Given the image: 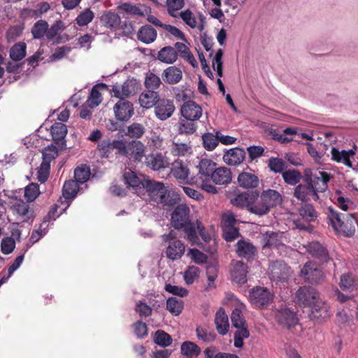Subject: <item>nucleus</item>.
Segmentation results:
<instances>
[{
    "label": "nucleus",
    "instance_id": "obj_1",
    "mask_svg": "<svg viewBox=\"0 0 358 358\" xmlns=\"http://www.w3.org/2000/svg\"><path fill=\"white\" fill-rule=\"evenodd\" d=\"M171 224L176 230H181L184 238L192 245H199L200 239L196 231L194 222L191 219L190 209L185 203L178 204L171 214Z\"/></svg>",
    "mask_w": 358,
    "mask_h": 358
},
{
    "label": "nucleus",
    "instance_id": "obj_2",
    "mask_svg": "<svg viewBox=\"0 0 358 358\" xmlns=\"http://www.w3.org/2000/svg\"><path fill=\"white\" fill-rule=\"evenodd\" d=\"M327 211L329 223L335 231L342 232L347 237L355 234L358 222L354 215L348 214L345 217L343 214L338 213L331 206L327 208Z\"/></svg>",
    "mask_w": 358,
    "mask_h": 358
},
{
    "label": "nucleus",
    "instance_id": "obj_3",
    "mask_svg": "<svg viewBox=\"0 0 358 358\" xmlns=\"http://www.w3.org/2000/svg\"><path fill=\"white\" fill-rule=\"evenodd\" d=\"M118 101L113 107L115 119L121 122H128L134 114L133 103L127 99L132 95V91H113Z\"/></svg>",
    "mask_w": 358,
    "mask_h": 358
},
{
    "label": "nucleus",
    "instance_id": "obj_4",
    "mask_svg": "<svg viewBox=\"0 0 358 358\" xmlns=\"http://www.w3.org/2000/svg\"><path fill=\"white\" fill-rule=\"evenodd\" d=\"M292 275L291 267L283 260H275L270 262L268 275L271 281L286 282Z\"/></svg>",
    "mask_w": 358,
    "mask_h": 358
},
{
    "label": "nucleus",
    "instance_id": "obj_5",
    "mask_svg": "<svg viewBox=\"0 0 358 358\" xmlns=\"http://www.w3.org/2000/svg\"><path fill=\"white\" fill-rule=\"evenodd\" d=\"M300 276L306 282L313 285L321 284L325 280L323 271L315 262L311 261L307 262L303 265L300 271Z\"/></svg>",
    "mask_w": 358,
    "mask_h": 358
},
{
    "label": "nucleus",
    "instance_id": "obj_6",
    "mask_svg": "<svg viewBox=\"0 0 358 358\" xmlns=\"http://www.w3.org/2000/svg\"><path fill=\"white\" fill-rule=\"evenodd\" d=\"M320 297L316 289L310 286L300 287L295 294V301L300 306L310 307Z\"/></svg>",
    "mask_w": 358,
    "mask_h": 358
},
{
    "label": "nucleus",
    "instance_id": "obj_7",
    "mask_svg": "<svg viewBox=\"0 0 358 358\" xmlns=\"http://www.w3.org/2000/svg\"><path fill=\"white\" fill-rule=\"evenodd\" d=\"M331 178V175L327 172L319 171L318 173L314 176H308L306 171V178L303 182H308L311 183L314 192L318 194V192H324L328 188V182Z\"/></svg>",
    "mask_w": 358,
    "mask_h": 358
},
{
    "label": "nucleus",
    "instance_id": "obj_8",
    "mask_svg": "<svg viewBox=\"0 0 358 358\" xmlns=\"http://www.w3.org/2000/svg\"><path fill=\"white\" fill-rule=\"evenodd\" d=\"M250 299L255 306L262 308L272 301L273 295L267 288L257 287L250 291Z\"/></svg>",
    "mask_w": 358,
    "mask_h": 358
},
{
    "label": "nucleus",
    "instance_id": "obj_9",
    "mask_svg": "<svg viewBox=\"0 0 358 358\" xmlns=\"http://www.w3.org/2000/svg\"><path fill=\"white\" fill-rule=\"evenodd\" d=\"M310 308H311L310 317L313 320H325L331 315L330 306L320 296L315 301Z\"/></svg>",
    "mask_w": 358,
    "mask_h": 358
},
{
    "label": "nucleus",
    "instance_id": "obj_10",
    "mask_svg": "<svg viewBox=\"0 0 358 358\" xmlns=\"http://www.w3.org/2000/svg\"><path fill=\"white\" fill-rule=\"evenodd\" d=\"M303 248L309 255L321 263H327L331 259L327 248L318 241L308 243L303 245Z\"/></svg>",
    "mask_w": 358,
    "mask_h": 358
},
{
    "label": "nucleus",
    "instance_id": "obj_11",
    "mask_svg": "<svg viewBox=\"0 0 358 358\" xmlns=\"http://www.w3.org/2000/svg\"><path fill=\"white\" fill-rule=\"evenodd\" d=\"M257 199V191L243 192L231 199V203L239 208H246L249 211L252 202Z\"/></svg>",
    "mask_w": 358,
    "mask_h": 358
},
{
    "label": "nucleus",
    "instance_id": "obj_12",
    "mask_svg": "<svg viewBox=\"0 0 358 358\" xmlns=\"http://www.w3.org/2000/svg\"><path fill=\"white\" fill-rule=\"evenodd\" d=\"M278 323L287 329L295 327L298 323L296 313L288 308L279 309L275 313Z\"/></svg>",
    "mask_w": 358,
    "mask_h": 358
},
{
    "label": "nucleus",
    "instance_id": "obj_13",
    "mask_svg": "<svg viewBox=\"0 0 358 358\" xmlns=\"http://www.w3.org/2000/svg\"><path fill=\"white\" fill-rule=\"evenodd\" d=\"M304 182V184H299L295 187L294 196L301 202H308L310 200V197L314 201L319 200V195L314 192L311 183Z\"/></svg>",
    "mask_w": 358,
    "mask_h": 358
},
{
    "label": "nucleus",
    "instance_id": "obj_14",
    "mask_svg": "<svg viewBox=\"0 0 358 358\" xmlns=\"http://www.w3.org/2000/svg\"><path fill=\"white\" fill-rule=\"evenodd\" d=\"M245 159V151L243 148L236 147L227 150L222 157L225 164L229 166H238Z\"/></svg>",
    "mask_w": 358,
    "mask_h": 358
},
{
    "label": "nucleus",
    "instance_id": "obj_15",
    "mask_svg": "<svg viewBox=\"0 0 358 358\" xmlns=\"http://www.w3.org/2000/svg\"><path fill=\"white\" fill-rule=\"evenodd\" d=\"M236 252L239 257L250 261L257 255V249L252 243L241 239L236 244Z\"/></svg>",
    "mask_w": 358,
    "mask_h": 358
},
{
    "label": "nucleus",
    "instance_id": "obj_16",
    "mask_svg": "<svg viewBox=\"0 0 358 358\" xmlns=\"http://www.w3.org/2000/svg\"><path fill=\"white\" fill-rule=\"evenodd\" d=\"M180 114L185 119L198 120L201 117L202 108L194 101L189 100L181 106Z\"/></svg>",
    "mask_w": 358,
    "mask_h": 358
},
{
    "label": "nucleus",
    "instance_id": "obj_17",
    "mask_svg": "<svg viewBox=\"0 0 358 358\" xmlns=\"http://www.w3.org/2000/svg\"><path fill=\"white\" fill-rule=\"evenodd\" d=\"M175 110V106L172 101L167 99H160L155 107V113L160 120H166L169 118Z\"/></svg>",
    "mask_w": 358,
    "mask_h": 358
},
{
    "label": "nucleus",
    "instance_id": "obj_18",
    "mask_svg": "<svg viewBox=\"0 0 358 358\" xmlns=\"http://www.w3.org/2000/svg\"><path fill=\"white\" fill-rule=\"evenodd\" d=\"M67 131L66 126L62 122H55L50 128L52 140L61 149L64 148L66 146L64 138L66 136Z\"/></svg>",
    "mask_w": 358,
    "mask_h": 358
},
{
    "label": "nucleus",
    "instance_id": "obj_19",
    "mask_svg": "<svg viewBox=\"0 0 358 358\" xmlns=\"http://www.w3.org/2000/svg\"><path fill=\"white\" fill-rule=\"evenodd\" d=\"M210 179L216 185H227L231 182L232 173L227 167L216 168Z\"/></svg>",
    "mask_w": 358,
    "mask_h": 358
},
{
    "label": "nucleus",
    "instance_id": "obj_20",
    "mask_svg": "<svg viewBox=\"0 0 358 358\" xmlns=\"http://www.w3.org/2000/svg\"><path fill=\"white\" fill-rule=\"evenodd\" d=\"M260 194L269 211L271 209L281 205L283 201L282 195L275 189L263 190Z\"/></svg>",
    "mask_w": 358,
    "mask_h": 358
},
{
    "label": "nucleus",
    "instance_id": "obj_21",
    "mask_svg": "<svg viewBox=\"0 0 358 358\" xmlns=\"http://www.w3.org/2000/svg\"><path fill=\"white\" fill-rule=\"evenodd\" d=\"M238 185L243 189H253L258 187L259 180L257 176L252 173L241 172L237 178Z\"/></svg>",
    "mask_w": 358,
    "mask_h": 358
},
{
    "label": "nucleus",
    "instance_id": "obj_22",
    "mask_svg": "<svg viewBox=\"0 0 358 358\" xmlns=\"http://www.w3.org/2000/svg\"><path fill=\"white\" fill-rule=\"evenodd\" d=\"M185 246L181 241H173L169 243L166 248V257L174 261L179 259L184 255Z\"/></svg>",
    "mask_w": 358,
    "mask_h": 358
},
{
    "label": "nucleus",
    "instance_id": "obj_23",
    "mask_svg": "<svg viewBox=\"0 0 358 358\" xmlns=\"http://www.w3.org/2000/svg\"><path fill=\"white\" fill-rule=\"evenodd\" d=\"M215 324L216 325V329L220 335H226L229 331V319L224 308H220L216 312L215 317Z\"/></svg>",
    "mask_w": 358,
    "mask_h": 358
},
{
    "label": "nucleus",
    "instance_id": "obj_24",
    "mask_svg": "<svg viewBox=\"0 0 358 358\" xmlns=\"http://www.w3.org/2000/svg\"><path fill=\"white\" fill-rule=\"evenodd\" d=\"M159 100L157 91H143L138 99L141 106L146 109L155 107Z\"/></svg>",
    "mask_w": 358,
    "mask_h": 358
},
{
    "label": "nucleus",
    "instance_id": "obj_25",
    "mask_svg": "<svg viewBox=\"0 0 358 358\" xmlns=\"http://www.w3.org/2000/svg\"><path fill=\"white\" fill-rule=\"evenodd\" d=\"M248 266L241 261H237L233 266L231 277L234 281L240 284L247 282Z\"/></svg>",
    "mask_w": 358,
    "mask_h": 358
},
{
    "label": "nucleus",
    "instance_id": "obj_26",
    "mask_svg": "<svg viewBox=\"0 0 358 358\" xmlns=\"http://www.w3.org/2000/svg\"><path fill=\"white\" fill-rule=\"evenodd\" d=\"M12 209L14 213L22 218L23 222L27 221L33 217V211L30 210L27 201L25 202L22 199L17 200L13 204Z\"/></svg>",
    "mask_w": 358,
    "mask_h": 358
},
{
    "label": "nucleus",
    "instance_id": "obj_27",
    "mask_svg": "<svg viewBox=\"0 0 358 358\" xmlns=\"http://www.w3.org/2000/svg\"><path fill=\"white\" fill-rule=\"evenodd\" d=\"M199 180L210 179L214 170L216 169V163L209 159H202L199 165Z\"/></svg>",
    "mask_w": 358,
    "mask_h": 358
},
{
    "label": "nucleus",
    "instance_id": "obj_28",
    "mask_svg": "<svg viewBox=\"0 0 358 358\" xmlns=\"http://www.w3.org/2000/svg\"><path fill=\"white\" fill-rule=\"evenodd\" d=\"M157 31L151 25L142 26L137 32V38L145 44L153 43L157 38Z\"/></svg>",
    "mask_w": 358,
    "mask_h": 358
},
{
    "label": "nucleus",
    "instance_id": "obj_29",
    "mask_svg": "<svg viewBox=\"0 0 358 358\" xmlns=\"http://www.w3.org/2000/svg\"><path fill=\"white\" fill-rule=\"evenodd\" d=\"M182 71L176 66H169L162 73L163 80L169 84H176L182 80Z\"/></svg>",
    "mask_w": 358,
    "mask_h": 358
},
{
    "label": "nucleus",
    "instance_id": "obj_30",
    "mask_svg": "<svg viewBox=\"0 0 358 358\" xmlns=\"http://www.w3.org/2000/svg\"><path fill=\"white\" fill-rule=\"evenodd\" d=\"M145 187V185H143ZM145 187L149 195L156 201L159 199L160 194H164L166 187L163 182L147 180Z\"/></svg>",
    "mask_w": 358,
    "mask_h": 358
},
{
    "label": "nucleus",
    "instance_id": "obj_31",
    "mask_svg": "<svg viewBox=\"0 0 358 358\" xmlns=\"http://www.w3.org/2000/svg\"><path fill=\"white\" fill-rule=\"evenodd\" d=\"M180 200V195L173 191L169 189L165 190V193L160 194L157 203H160L166 209L173 207L177 204Z\"/></svg>",
    "mask_w": 358,
    "mask_h": 358
},
{
    "label": "nucleus",
    "instance_id": "obj_32",
    "mask_svg": "<svg viewBox=\"0 0 358 358\" xmlns=\"http://www.w3.org/2000/svg\"><path fill=\"white\" fill-rule=\"evenodd\" d=\"M145 164L155 171L166 167V161L162 153H151L145 157Z\"/></svg>",
    "mask_w": 358,
    "mask_h": 358
},
{
    "label": "nucleus",
    "instance_id": "obj_33",
    "mask_svg": "<svg viewBox=\"0 0 358 358\" xmlns=\"http://www.w3.org/2000/svg\"><path fill=\"white\" fill-rule=\"evenodd\" d=\"M178 55L173 47L165 46L158 52L157 59L166 64H173L177 60Z\"/></svg>",
    "mask_w": 358,
    "mask_h": 358
},
{
    "label": "nucleus",
    "instance_id": "obj_34",
    "mask_svg": "<svg viewBox=\"0 0 358 358\" xmlns=\"http://www.w3.org/2000/svg\"><path fill=\"white\" fill-rule=\"evenodd\" d=\"M196 120H191V119H185V117H181L179 120V122L177 126L178 134H193L196 132L197 129V125L196 124Z\"/></svg>",
    "mask_w": 358,
    "mask_h": 358
},
{
    "label": "nucleus",
    "instance_id": "obj_35",
    "mask_svg": "<svg viewBox=\"0 0 358 358\" xmlns=\"http://www.w3.org/2000/svg\"><path fill=\"white\" fill-rule=\"evenodd\" d=\"M201 352L200 347L192 341H185L181 344L180 353L187 358H196Z\"/></svg>",
    "mask_w": 358,
    "mask_h": 358
},
{
    "label": "nucleus",
    "instance_id": "obj_36",
    "mask_svg": "<svg viewBox=\"0 0 358 358\" xmlns=\"http://www.w3.org/2000/svg\"><path fill=\"white\" fill-rule=\"evenodd\" d=\"M250 213L258 216L267 215L270 211L263 200L261 194L257 192V199H255L249 209Z\"/></svg>",
    "mask_w": 358,
    "mask_h": 358
},
{
    "label": "nucleus",
    "instance_id": "obj_37",
    "mask_svg": "<svg viewBox=\"0 0 358 358\" xmlns=\"http://www.w3.org/2000/svg\"><path fill=\"white\" fill-rule=\"evenodd\" d=\"M299 215L306 222H311L316 220L317 217V212L315 207L310 203H305L299 208Z\"/></svg>",
    "mask_w": 358,
    "mask_h": 358
},
{
    "label": "nucleus",
    "instance_id": "obj_38",
    "mask_svg": "<svg viewBox=\"0 0 358 358\" xmlns=\"http://www.w3.org/2000/svg\"><path fill=\"white\" fill-rule=\"evenodd\" d=\"M145 127L138 122H133L124 131V135L131 138H141L145 133Z\"/></svg>",
    "mask_w": 358,
    "mask_h": 358
},
{
    "label": "nucleus",
    "instance_id": "obj_39",
    "mask_svg": "<svg viewBox=\"0 0 358 358\" xmlns=\"http://www.w3.org/2000/svg\"><path fill=\"white\" fill-rule=\"evenodd\" d=\"M127 150L135 160L141 161L144 156L145 147L141 141L133 140L129 143Z\"/></svg>",
    "mask_w": 358,
    "mask_h": 358
},
{
    "label": "nucleus",
    "instance_id": "obj_40",
    "mask_svg": "<svg viewBox=\"0 0 358 358\" xmlns=\"http://www.w3.org/2000/svg\"><path fill=\"white\" fill-rule=\"evenodd\" d=\"M264 245L263 248H277L284 246L282 243L280 236L278 233L271 232L266 233L263 237Z\"/></svg>",
    "mask_w": 358,
    "mask_h": 358
},
{
    "label": "nucleus",
    "instance_id": "obj_41",
    "mask_svg": "<svg viewBox=\"0 0 358 358\" xmlns=\"http://www.w3.org/2000/svg\"><path fill=\"white\" fill-rule=\"evenodd\" d=\"M172 337L164 330L159 329L156 331L153 336V342L162 348H166L171 345Z\"/></svg>",
    "mask_w": 358,
    "mask_h": 358
},
{
    "label": "nucleus",
    "instance_id": "obj_42",
    "mask_svg": "<svg viewBox=\"0 0 358 358\" xmlns=\"http://www.w3.org/2000/svg\"><path fill=\"white\" fill-rule=\"evenodd\" d=\"M101 22L104 25L110 29H117L120 27L121 19L120 16L112 12H108L103 14L101 17Z\"/></svg>",
    "mask_w": 358,
    "mask_h": 358
},
{
    "label": "nucleus",
    "instance_id": "obj_43",
    "mask_svg": "<svg viewBox=\"0 0 358 358\" xmlns=\"http://www.w3.org/2000/svg\"><path fill=\"white\" fill-rule=\"evenodd\" d=\"M78 183L73 180H69L64 182L62 188V194L66 199H73L78 190Z\"/></svg>",
    "mask_w": 358,
    "mask_h": 358
},
{
    "label": "nucleus",
    "instance_id": "obj_44",
    "mask_svg": "<svg viewBox=\"0 0 358 358\" xmlns=\"http://www.w3.org/2000/svg\"><path fill=\"white\" fill-rule=\"evenodd\" d=\"M26 49L24 42L15 43L10 50V57L15 62L22 60L26 55Z\"/></svg>",
    "mask_w": 358,
    "mask_h": 358
},
{
    "label": "nucleus",
    "instance_id": "obj_45",
    "mask_svg": "<svg viewBox=\"0 0 358 358\" xmlns=\"http://www.w3.org/2000/svg\"><path fill=\"white\" fill-rule=\"evenodd\" d=\"M166 309L173 315H179L183 310V301L176 297H170L166 301Z\"/></svg>",
    "mask_w": 358,
    "mask_h": 358
},
{
    "label": "nucleus",
    "instance_id": "obj_46",
    "mask_svg": "<svg viewBox=\"0 0 358 358\" xmlns=\"http://www.w3.org/2000/svg\"><path fill=\"white\" fill-rule=\"evenodd\" d=\"M235 328L237 329V331L234 333V345L237 348H241L243 346V340L250 337V331L248 325Z\"/></svg>",
    "mask_w": 358,
    "mask_h": 358
},
{
    "label": "nucleus",
    "instance_id": "obj_47",
    "mask_svg": "<svg viewBox=\"0 0 358 358\" xmlns=\"http://www.w3.org/2000/svg\"><path fill=\"white\" fill-rule=\"evenodd\" d=\"M173 175L181 182H187L189 169L181 162L176 163L172 169Z\"/></svg>",
    "mask_w": 358,
    "mask_h": 358
},
{
    "label": "nucleus",
    "instance_id": "obj_48",
    "mask_svg": "<svg viewBox=\"0 0 358 358\" xmlns=\"http://www.w3.org/2000/svg\"><path fill=\"white\" fill-rule=\"evenodd\" d=\"M91 175L90 169L86 165L77 167L74 171V178L77 183L83 184L87 182Z\"/></svg>",
    "mask_w": 358,
    "mask_h": 358
},
{
    "label": "nucleus",
    "instance_id": "obj_49",
    "mask_svg": "<svg viewBox=\"0 0 358 358\" xmlns=\"http://www.w3.org/2000/svg\"><path fill=\"white\" fill-rule=\"evenodd\" d=\"M331 159L338 162L343 163L349 168H352V163L350 159H348V156L345 157V150H343L339 151L337 148L333 147L331 150Z\"/></svg>",
    "mask_w": 358,
    "mask_h": 358
},
{
    "label": "nucleus",
    "instance_id": "obj_50",
    "mask_svg": "<svg viewBox=\"0 0 358 358\" xmlns=\"http://www.w3.org/2000/svg\"><path fill=\"white\" fill-rule=\"evenodd\" d=\"M203 145L206 150L212 151L218 145V138L217 137V131L215 135L211 133H206L202 136Z\"/></svg>",
    "mask_w": 358,
    "mask_h": 358
},
{
    "label": "nucleus",
    "instance_id": "obj_51",
    "mask_svg": "<svg viewBox=\"0 0 358 358\" xmlns=\"http://www.w3.org/2000/svg\"><path fill=\"white\" fill-rule=\"evenodd\" d=\"M282 178L285 182L290 185H296L301 178V173L295 169L282 172Z\"/></svg>",
    "mask_w": 358,
    "mask_h": 358
},
{
    "label": "nucleus",
    "instance_id": "obj_52",
    "mask_svg": "<svg viewBox=\"0 0 358 358\" xmlns=\"http://www.w3.org/2000/svg\"><path fill=\"white\" fill-rule=\"evenodd\" d=\"M120 8L124 11L126 13L137 16H144L147 13V8L145 6V13L142 10L141 6L134 5L130 3H122Z\"/></svg>",
    "mask_w": 358,
    "mask_h": 358
},
{
    "label": "nucleus",
    "instance_id": "obj_53",
    "mask_svg": "<svg viewBox=\"0 0 358 358\" xmlns=\"http://www.w3.org/2000/svg\"><path fill=\"white\" fill-rule=\"evenodd\" d=\"M231 320L234 327H243L248 325L241 310L238 308L233 310Z\"/></svg>",
    "mask_w": 358,
    "mask_h": 358
},
{
    "label": "nucleus",
    "instance_id": "obj_54",
    "mask_svg": "<svg viewBox=\"0 0 358 358\" xmlns=\"http://www.w3.org/2000/svg\"><path fill=\"white\" fill-rule=\"evenodd\" d=\"M48 27V24L45 20H38L34 25L31 33L34 38H41L44 35L46 36L47 29Z\"/></svg>",
    "mask_w": 358,
    "mask_h": 358
},
{
    "label": "nucleus",
    "instance_id": "obj_55",
    "mask_svg": "<svg viewBox=\"0 0 358 358\" xmlns=\"http://www.w3.org/2000/svg\"><path fill=\"white\" fill-rule=\"evenodd\" d=\"M39 194V185L31 182L25 187L24 196L27 202H32L38 196Z\"/></svg>",
    "mask_w": 358,
    "mask_h": 358
},
{
    "label": "nucleus",
    "instance_id": "obj_56",
    "mask_svg": "<svg viewBox=\"0 0 358 358\" xmlns=\"http://www.w3.org/2000/svg\"><path fill=\"white\" fill-rule=\"evenodd\" d=\"M184 5V0H166L168 13L173 17H178L177 11L180 10Z\"/></svg>",
    "mask_w": 358,
    "mask_h": 358
},
{
    "label": "nucleus",
    "instance_id": "obj_57",
    "mask_svg": "<svg viewBox=\"0 0 358 358\" xmlns=\"http://www.w3.org/2000/svg\"><path fill=\"white\" fill-rule=\"evenodd\" d=\"M94 17V13L90 8H86L77 16L76 21L79 26L83 27L91 22Z\"/></svg>",
    "mask_w": 358,
    "mask_h": 358
},
{
    "label": "nucleus",
    "instance_id": "obj_58",
    "mask_svg": "<svg viewBox=\"0 0 358 358\" xmlns=\"http://www.w3.org/2000/svg\"><path fill=\"white\" fill-rule=\"evenodd\" d=\"M268 166L270 170L275 173L284 172L286 168L285 162L278 157H271L268 159Z\"/></svg>",
    "mask_w": 358,
    "mask_h": 358
},
{
    "label": "nucleus",
    "instance_id": "obj_59",
    "mask_svg": "<svg viewBox=\"0 0 358 358\" xmlns=\"http://www.w3.org/2000/svg\"><path fill=\"white\" fill-rule=\"evenodd\" d=\"M124 183L129 187H136L141 184V180L137 175L131 171L125 172L123 175Z\"/></svg>",
    "mask_w": 358,
    "mask_h": 358
},
{
    "label": "nucleus",
    "instance_id": "obj_60",
    "mask_svg": "<svg viewBox=\"0 0 358 358\" xmlns=\"http://www.w3.org/2000/svg\"><path fill=\"white\" fill-rule=\"evenodd\" d=\"M161 83L160 78L152 73H149L145 80V86L148 90L157 89Z\"/></svg>",
    "mask_w": 358,
    "mask_h": 358
},
{
    "label": "nucleus",
    "instance_id": "obj_61",
    "mask_svg": "<svg viewBox=\"0 0 358 358\" xmlns=\"http://www.w3.org/2000/svg\"><path fill=\"white\" fill-rule=\"evenodd\" d=\"M196 333L197 338L206 343L213 342L216 338V334L214 332H208L201 327H198L196 329Z\"/></svg>",
    "mask_w": 358,
    "mask_h": 358
},
{
    "label": "nucleus",
    "instance_id": "obj_62",
    "mask_svg": "<svg viewBox=\"0 0 358 358\" xmlns=\"http://www.w3.org/2000/svg\"><path fill=\"white\" fill-rule=\"evenodd\" d=\"M222 236L227 241H233L238 238L241 234L238 228L235 227H222Z\"/></svg>",
    "mask_w": 358,
    "mask_h": 358
},
{
    "label": "nucleus",
    "instance_id": "obj_63",
    "mask_svg": "<svg viewBox=\"0 0 358 358\" xmlns=\"http://www.w3.org/2000/svg\"><path fill=\"white\" fill-rule=\"evenodd\" d=\"M134 331L137 338L143 339L148 336V326L142 321H137L134 324Z\"/></svg>",
    "mask_w": 358,
    "mask_h": 358
},
{
    "label": "nucleus",
    "instance_id": "obj_64",
    "mask_svg": "<svg viewBox=\"0 0 358 358\" xmlns=\"http://www.w3.org/2000/svg\"><path fill=\"white\" fill-rule=\"evenodd\" d=\"M101 101L102 96L100 91H90V94L86 103L90 108H94L98 106Z\"/></svg>",
    "mask_w": 358,
    "mask_h": 358
}]
</instances>
